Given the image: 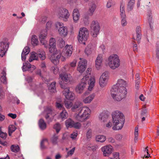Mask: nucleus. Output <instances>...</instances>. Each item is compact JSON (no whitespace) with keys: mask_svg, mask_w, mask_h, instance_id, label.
<instances>
[{"mask_svg":"<svg viewBox=\"0 0 159 159\" xmlns=\"http://www.w3.org/2000/svg\"><path fill=\"white\" fill-rule=\"evenodd\" d=\"M126 85L125 81L121 79L118 80L117 83L113 86L111 90V96L114 99L119 101L125 97L127 93Z\"/></svg>","mask_w":159,"mask_h":159,"instance_id":"1","label":"nucleus"},{"mask_svg":"<svg viewBox=\"0 0 159 159\" xmlns=\"http://www.w3.org/2000/svg\"><path fill=\"white\" fill-rule=\"evenodd\" d=\"M81 103L80 101H76L72 107L71 110L73 111L77 112L78 114L76 116V120L80 122L84 121L89 116L90 111L87 107H81Z\"/></svg>","mask_w":159,"mask_h":159,"instance_id":"2","label":"nucleus"},{"mask_svg":"<svg viewBox=\"0 0 159 159\" xmlns=\"http://www.w3.org/2000/svg\"><path fill=\"white\" fill-rule=\"evenodd\" d=\"M111 115L113 125L112 129L114 130L121 129L123 127L125 121L124 114L120 111L116 110L113 111Z\"/></svg>","mask_w":159,"mask_h":159,"instance_id":"3","label":"nucleus"},{"mask_svg":"<svg viewBox=\"0 0 159 159\" xmlns=\"http://www.w3.org/2000/svg\"><path fill=\"white\" fill-rule=\"evenodd\" d=\"M77 61L76 60H74L70 64H67L63 67L62 70L63 73L60 74V78L65 84H67L70 81V75L65 73L66 72L70 73L74 70V68L76 66Z\"/></svg>","mask_w":159,"mask_h":159,"instance_id":"4","label":"nucleus"},{"mask_svg":"<svg viewBox=\"0 0 159 159\" xmlns=\"http://www.w3.org/2000/svg\"><path fill=\"white\" fill-rule=\"evenodd\" d=\"M87 76H84L81 81V82L75 88L76 92L79 94L82 93L87 85L88 84L89 87L88 89L91 90L94 86L95 81L93 79L92 81L88 79H87Z\"/></svg>","mask_w":159,"mask_h":159,"instance_id":"5","label":"nucleus"},{"mask_svg":"<svg viewBox=\"0 0 159 159\" xmlns=\"http://www.w3.org/2000/svg\"><path fill=\"white\" fill-rule=\"evenodd\" d=\"M108 65L111 69H115L120 66V60L116 54H113L108 58Z\"/></svg>","mask_w":159,"mask_h":159,"instance_id":"6","label":"nucleus"},{"mask_svg":"<svg viewBox=\"0 0 159 159\" xmlns=\"http://www.w3.org/2000/svg\"><path fill=\"white\" fill-rule=\"evenodd\" d=\"M89 31L85 28L80 29L79 31V34L78 36V39L80 43L85 44V42L87 39Z\"/></svg>","mask_w":159,"mask_h":159,"instance_id":"7","label":"nucleus"},{"mask_svg":"<svg viewBox=\"0 0 159 159\" xmlns=\"http://www.w3.org/2000/svg\"><path fill=\"white\" fill-rule=\"evenodd\" d=\"M90 28L91 34L93 37H96L98 34L100 30L99 23L97 21L93 20L91 24Z\"/></svg>","mask_w":159,"mask_h":159,"instance_id":"8","label":"nucleus"},{"mask_svg":"<svg viewBox=\"0 0 159 159\" xmlns=\"http://www.w3.org/2000/svg\"><path fill=\"white\" fill-rule=\"evenodd\" d=\"M53 52V53L50 57L49 59L52 62L56 65L59 63L61 54L59 50H56Z\"/></svg>","mask_w":159,"mask_h":159,"instance_id":"9","label":"nucleus"},{"mask_svg":"<svg viewBox=\"0 0 159 159\" xmlns=\"http://www.w3.org/2000/svg\"><path fill=\"white\" fill-rule=\"evenodd\" d=\"M65 124L67 128L73 127L76 129H79L81 126L80 123L77 122L75 123L70 118H69L66 121Z\"/></svg>","mask_w":159,"mask_h":159,"instance_id":"10","label":"nucleus"},{"mask_svg":"<svg viewBox=\"0 0 159 159\" xmlns=\"http://www.w3.org/2000/svg\"><path fill=\"white\" fill-rule=\"evenodd\" d=\"M34 60H37L38 59L40 58L42 60H44L46 58L45 52L43 50H39L37 53L34 52L31 54L30 56Z\"/></svg>","mask_w":159,"mask_h":159,"instance_id":"11","label":"nucleus"},{"mask_svg":"<svg viewBox=\"0 0 159 159\" xmlns=\"http://www.w3.org/2000/svg\"><path fill=\"white\" fill-rule=\"evenodd\" d=\"M87 65V61L86 60L80 59L77 68V70L81 73H83L86 68Z\"/></svg>","mask_w":159,"mask_h":159,"instance_id":"12","label":"nucleus"},{"mask_svg":"<svg viewBox=\"0 0 159 159\" xmlns=\"http://www.w3.org/2000/svg\"><path fill=\"white\" fill-rule=\"evenodd\" d=\"M108 76V72L105 71L101 76L99 80V84L101 87H104L107 83V79Z\"/></svg>","mask_w":159,"mask_h":159,"instance_id":"13","label":"nucleus"},{"mask_svg":"<svg viewBox=\"0 0 159 159\" xmlns=\"http://www.w3.org/2000/svg\"><path fill=\"white\" fill-rule=\"evenodd\" d=\"M58 14L60 17L64 18L65 21L70 16V14L68 10L66 8H60Z\"/></svg>","mask_w":159,"mask_h":159,"instance_id":"14","label":"nucleus"},{"mask_svg":"<svg viewBox=\"0 0 159 159\" xmlns=\"http://www.w3.org/2000/svg\"><path fill=\"white\" fill-rule=\"evenodd\" d=\"M63 94L65 96L66 99L73 100L75 98V96L74 93L69 91V89L68 88L65 89L63 91Z\"/></svg>","mask_w":159,"mask_h":159,"instance_id":"15","label":"nucleus"},{"mask_svg":"<svg viewBox=\"0 0 159 159\" xmlns=\"http://www.w3.org/2000/svg\"><path fill=\"white\" fill-rule=\"evenodd\" d=\"M9 45L6 43L1 42H0V56L1 57L5 55Z\"/></svg>","mask_w":159,"mask_h":159,"instance_id":"16","label":"nucleus"},{"mask_svg":"<svg viewBox=\"0 0 159 159\" xmlns=\"http://www.w3.org/2000/svg\"><path fill=\"white\" fill-rule=\"evenodd\" d=\"M112 146L110 145L104 146L101 148L104 156H108L112 152Z\"/></svg>","mask_w":159,"mask_h":159,"instance_id":"17","label":"nucleus"},{"mask_svg":"<svg viewBox=\"0 0 159 159\" xmlns=\"http://www.w3.org/2000/svg\"><path fill=\"white\" fill-rule=\"evenodd\" d=\"M47 34L46 30L42 31L39 36V39L41 43L43 45L45 44L46 42L45 39Z\"/></svg>","mask_w":159,"mask_h":159,"instance_id":"18","label":"nucleus"},{"mask_svg":"<svg viewBox=\"0 0 159 159\" xmlns=\"http://www.w3.org/2000/svg\"><path fill=\"white\" fill-rule=\"evenodd\" d=\"M56 41L53 38H51L49 40V48L50 52L52 53L53 52L57 50L56 48Z\"/></svg>","mask_w":159,"mask_h":159,"instance_id":"19","label":"nucleus"},{"mask_svg":"<svg viewBox=\"0 0 159 159\" xmlns=\"http://www.w3.org/2000/svg\"><path fill=\"white\" fill-rule=\"evenodd\" d=\"M89 16H92L96 9V5L94 2H92L89 3Z\"/></svg>","mask_w":159,"mask_h":159,"instance_id":"20","label":"nucleus"},{"mask_svg":"<svg viewBox=\"0 0 159 159\" xmlns=\"http://www.w3.org/2000/svg\"><path fill=\"white\" fill-rule=\"evenodd\" d=\"M73 18L74 22L77 23L79 19L80 13L79 10L77 9H75L73 11Z\"/></svg>","mask_w":159,"mask_h":159,"instance_id":"21","label":"nucleus"},{"mask_svg":"<svg viewBox=\"0 0 159 159\" xmlns=\"http://www.w3.org/2000/svg\"><path fill=\"white\" fill-rule=\"evenodd\" d=\"M108 116L107 113L103 112L99 115V117L101 122H105L107 120Z\"/></svg>","mask_w":159,"mask_h":159,"instance_id":"22","label":"nucleus"},{"mask_svg":"<svg viewBox=\"0 0 159 159\" xmlns=\"http://www.w3.org/2000/svg\"><path fill=\"white\" fill-rule=\"evenodd\" d=\"M25 66V65H24L22 67V70L23 71L28 70L32 72L36 68L34 66L32 65L29 63L28 64L25 68H24Z\"/></svg>","mask_w":159,"mask_h":159,"instance_id":"23","label":"nucleus"},{"mask_svg":"<svg viewBox=\"0 0 159 159\" xmlns=\"http://www.w3.org/2000/svg\"><path fill=\"white\" fill-rule=\"evenodd\" d=\"M65 48V50L64 52L65 54V55L67 57L70 56L73 51L72 46L71 45H66Z\"/></svg>","mask_w":159,"mask_h":159,"instance_id":"24","label":"nucleus"},{"mask_svg":"<svg viewBox=\"0 0 159 159\" xmlns=\"http://www.w3.org/2000/svg\"><path fill=\"white\" fill-rule=\"evenodd\" d=\"M30 51V49L29 47L26 46L23 49L21 54V58L22 60L26 59L25 56L28 55Z\"/></svg>","mask_w":159,"mask_h":159,"instance_id":"25","label":"nucleus"},{"mask_svg":"<svg viewBox=\"0 0 159 159\" xmlns=\"http://www.w3.org/2000/svg\"><path fill=\"white\" fill-rule=\"evenodd\" d=\"M102 61V57L101 54H99L97 57L95 61L96 66L98 69L101 66Z\"/></svg>","mask_w":159,"mask_h":159,"instance_id":"26","label":"nucleus"},{"mask_svg":"<svg viewBox=\"0 0 159 159\" xmlns=\"http://www.w3.org/2000/svg\"><path fill=\"white\" fill-rule=\"evenodd\" d=\"M141 30L140 27L139 26H138L136 28V40L138 43H140V40L141 39Z\"/></svg>","mask_w":159,"mask_h":159,"instance_id":"27","label":"nucleus"},{"mask_svg":"<svg viewBox=\"0 0 159 159\" xmlns=\"http://www.w3.org/2000/svg\"><path fill=\"white\" fill-rule=\"evenodd\" d=\"M95 96L94 93L92 94L83 100V102L85 103H89L93 100Z\"/></svg>","mask_w":159,"mask_h":159,"instance_id":"28","label":"nucleus"},{"mask_svg":"<svg viewBox=\"0 0 159 159\" xmlns=\"http://www.w3.org/2000/svg\"><path fill=\"white\" fill-rule=\"evenodd\" d=\"M58 31L60 34L64 36L66 35L68 32L67 28L64 26L58 29Z\"/></svg>","mask_w":159,"mask_h":159,"instance_id":"29","label":"nucleus"},{"mask_svg":"<svg viewBox=\"0 0 159 159\" xmlns=\"http://www.w3.org/2000/svg\"><path fill=\"white\" fill-rule=\"evenodd\" d=\"M39 125L40 128L42 130H44L46 128V124L43 119L39 120Z\"/></svg>","mask_w":159,"mask_h":159,"instance_id":"30","label":"nucleus"},{"mask_svg":"<svg viewBox=\"0 0 159 159\" xmlns=\"http://www.w3.org/2000/svg\"><path fill=\"white\" fill-rule=\"evenodd\" d=\"M135 0H129L127 5V10L128 11H131L134 7Z\"/></svg>","mask_w":159,"mask_h":159,"instance_id":"31","label":"nucleus"},{"mask_svg":"<svg viewBox=\"0 0 159 159\" xmlns=\"http://www.w3.org/2000/svg\"><path fill=\"white\" fill-rule=\"evenodd\" d=\"M92 47V45L91 44H89L86 48L84 52L87 55H90L92 53L93 50Z\"/></svg>","mask_w":159,"mask_h":159,"instance_id":"32","label":"nucleus"},{"mask_svg":"<svg viewBox=\"0 0 159 159\" xmlns=\"http://www.w3.org/2000/svg\"><path fill=\"white\" fill-rule=\"evenodd\" d=\"M2 75L0 78L1 82L4 84H7V78L6 77V72L5 71L3 70L2 72Z\"/></svg>","mask_w":159,"mask_h":159,"instance_id":"33","label":"nucleus"},{"mask_svg":"<svg viewBox=\"0 0 159 159\" xmlns=\"http://www.w3.org/2000/svg\"><path fill=\"white\" fill-rule=\"evenodd\" d=\"M47 143L48 144V140L46 139H43L40 143V148L42 149H45L47 148V147L45 145V143Z\"/></svg>","mask_w":159,"mask_h":159,"instance_id":"34","label":"nucleus"},{"mask_svg":"<svg viewBox=\"0 0 159 159\" xmlns=\"http://www.w3.org/2000/svg\"><path fill=\"white\" fill-rule=\"evenodd\" d=\"M56 83L55 82H53L51 84L49 87V90L51 92L54 93L56 91Z\"/></svg>","mask_w":159,"mask_h":159,"instance_id":"35","label":"nucleus"},{"mask_svg":"<svg viewBox=\"0 0 159 159\" xmlns=\"http://www.w3.org/2000/svg\"><path fill=\"white\" fill-rule=\"evenodd\" d=\"M31 42L32 44L34 46L37 45L39 41L37 36L35 35H33L31 38Z\"/></svg>","mask_w":159,"mask_h":159,"instance_id":"36","label":"nucleus"},{"mask_svg":"<svg viewBox=\"0 0 159 159\" xmlns=\"http://www.w3.org/2000/svg\"><path fill=\"white\" fill-rule=\"evenodd\" d=\"M16 128L13 125H11L8 127V134L9 136H11L13 132L16 129Z\"/></svg>","mask_w":159,"mask_h":159,"instance_id":"37","label":"nucleus"},{"mask_svg":"<svg viewBox=\"0 0 159 159\" xmlns=\"http://www.w3.org/2000/svg\"><path fill=\"white\" fill-rule=\"evenodd\" d=\"M68 113L65 109L63 110L60 113V116L63 120L65 119L68 117Z\"/></svg>","mask_w":159,"mask_h":159,"instance_id":"38","label":"nucleus"},{"mask_svg":"<svg viewBox=\"0 0 159 159\" xmlns=\"http://www.w3.org/2000/svg\"><path fill=\"white\" fill-rule=\"evenodd\" d=\"M96 140L100 142H103L106 140V137L102 135H98L96 136Z\"/></svg>","mask_w":159,"mask_h":159,"instance_id":"39","label":"nucleus"},{"mask_svg":"<svg viewBox=\"0 0 159 159\" xmlns=\"http://www.w3.org/2000/svg\"><path fill=\"white\" fill-rule=\"evenodd\" d=\"M46 115L45 117L46 119H47L50 117V115H51L52 113V111L51 108L48 107L45 110Z\"/></svg>","mask_w":159,"mask_h":159,"instance_id":"40","label":"nucleus"},{"mask_svg":"<svg viewBox=\"0 0 159 159\" xmlns=\"http://www.w3.org/2000/svg\"><path fill=\"white\" fill-rule=\"evenodd\" d=\"M58 139V136L56 134H54L53 137L51 138V141L53 145H56L57 143V140Z\"/></svg>","mask_w":159,"mask_h":159,"instance_id":"41","label":"nucleus"},{"mask_svg":"<svg viewBox=\"0 0 159 159\" xmlns=\"http://www.w3.org/2000/svg\"><path fill=\"white\" fill-rule=\"evenodd\" d=\"M87 148L89 150L94 151L97 147V146H94L91 144H89L87 145Z\"/></svg>","mask_w":159,"mask_h":159,"instance_id":"42","label":"nucleus"},{"mask_svg":"<svg viewBox=\"0 0 159 159\" xmlns=\"http://www.w3.org/2000/svg\"><path fill=\"white\" fill-rule=\"evenodd\" d=\"M11 150L12 151L15 152H19V146L14 145H12L11 147Z\"/></svg>","mask_w":159,"mask_h":159,"instance_id":"43","label":"nucleus"},{"mask_svg":"<svg viewBox=\"0 0 159 159\" xmlns=\"http://www.w3.org/2000/svg\"><path fill=\"white\" fill-rule=\"evenodd\" d=\"M64 105L66 108L68 109L72 106V103L70 101H65L64 102Z\"/></svg>","mask_w":159,"mask_h":159,"instance_id":"44","label":"nucleus"},{"mask_svg":"<svg viewBox=\"0 0 159 159\" xmlns=\"http://www.w3.org/2000/svg\"><path fill=\"white\" fill-rule=\"evenodd\" d=\"M53 128L56 130L57 133H58L61 129V125L59 123H56L53 126Z\"/></svg>","mask_w":159,"mask_h":159,"instance_id":"45","label":"nucleus"},{"mask_svg":"<svg viewBox=\"0 0 159 159\" xmlns=\"http://www.w3.org/2000/svg\"><path fill=\"white\" fill-rule=\"evenodd\" d=\"M145 105H143V107L142 109L141 113V117L145 116V114L147 112V111L145 109Z\"/></svg>","mask_w":159,"mask_h":159,"instance_id":"46","label":"nucleus"},{"mask_svg":"<svg viewBox=\"0 0 159 159\" xmlns=\"http://www.w3.org/2000/svg\"><path fill=\"white\" fill-rule=\"evenodd\" d=\"M90 71L91 70H90V69L89 68H88L87 69L86 74L84 76H86V75H87V79H88V80L89 79L90 80H91V81H92V80L93 79H94V80H95L94 78L91 79V78H89V76L90 75V73H89V72H90Z\"/></svg>","mask_w":159,"mask_h":159,"instance_id":"47","label":"nucleus"},{"mask_svg":"<svg viewBox=\"0 0 159 159\" xmlns=\"http://www.w3.org/2000/svg\"><path fill=\"white\" fill-rule=\"evenodd\" d=\"M138 136V127H136L135 129L134 132V140L136 142V140H137Z\"/></svg>","mask_w":159,"mask_h":159,"instance_id":"48","label":"nucleus"},{"mask_svg":"<svg viewBox=\"0 0 159 159\" xmlns=\"http://www.w3.org/2000/svg\"><path fill=\"white\" fill-rule=\"evenodd\" d=\"M39 17H38L37 18V20L42 23H44L45 22L47 19V17L45 16H43L40 18L39 19Z\"/></svg>","mask_w":159,"mask_h":159,"instance_id":"49","label":"nucleus"},{"mask_svg":"<svg viewBox=\"0 0 159 159\" xmlns=\"http://www.w3.org/2000/svg\"><path fill=\"white\" fill-rule=\"evenodd\" d=\"M51 70L54 74H56L58 73L59 69L57 67V66L55 65L54 66L52 67L51 68Z\"/></svg>","mask_w":159,"mask_h":159,"instance_id":"50","label":"nucleus"},{"mask_svg":"<svg viewBox=\"0 0 159 159\" xmlns=\"http://www.w3.org/2000/svg\"><path fill=\"white\" fill-rule=\"evenodd\" d=\"M92 130L89 129L86 133V138L88 139H90L92 137Z\"/></svg>","mask_w":159,"mask_h":159,"instance_id":"51","label":"nucleus"},{"mask_svg":"<svg viewBox=\"0 0 159 159\" xmlns=\"http://www.w3.org/2000/svg\"><path fill=\"white\" fill-rule=\"evenodd\" d=\"M55 25L56 28L58 30L61 28L62 27H64L62 23L58 22H57L56 23Z\"/></svg>","mask_w":159,"mask_h":159,"instance_id":"52","label":"nucleus"},{"mask_svg":"<svg viewBox=\"0 0 159 159\" xmlns=\"http://www.w3.org/2000/svg\"><path fill=\"white\" fill-rule=\"evenodd\" d=\"M75 149V148L74 147L71 150L67 152V154L66 155V157H67L70 156H71L74 153Z\"/></svg>","mask_w":159,"mask_h":159,"instance_id":"53","label":"nucleus"},{"mask_svg":"<svg viewBox=\"0 0 159 159\" xmlns=\"http://www.w3.org/2000/svg\"><path fill=\"white\" fill-rule=\"evenodd\" d=\"M156 51V59L159 60V46H157Z\"/></svg>","mask_w":159,"mask_h":159,"instance_id":"54","label":"nucleus"},{"mask_svg":"<svg viewBox=\"0 0 159 159\" xmlns=\"http://www.w3.org/2000/svg\"><path fill=\"white\" fill-rule=\"evenodd\" d=\"M56 107L57 108L60 109V110H62L65 109L63 107V105L59 102H57Z\"/></svg>","mask_w":159,"mask_h":159,"instance_id":"55","label":"nucleus"},{"mask_svg":"<svg viewBox=\"0 0 159 159\" xmlns=\"http://www.w3.org/2000/svg\"><path fill=\"white\" fill-rule=\"evenodd\" d=\"M7 136V134L6 133L3 132H1L0 133V137L2 138L3 139H5Z\"/></svg>","mask_w":159,"mask_h":159,"instance_id":"56","label":"nucleus"},{"mask_svg":"<svg viewBox=\"0 0 159 159\" xmlns=\"http://www.w3.org/2000/svg\"><path fill=\"white\" fill-rule=\"evenodd\" d=\"M113 2L112 0H109L107 4V7L109 8L113 5Z\"/></svg>","mask_w":159,"mask_h":159,"instance_id":"57","label":"nucleus"},{"mask_svg":"<svg viewBox=\"0 0 159 159\" xmlns=\"http://www.w3.org/2000/svg\"><path fill=\"white\" fill-rule=\"evenodd\" d=\"M121 25L123 26H125L127 24V22L125 19V18H121Z\"/></svg>","mask_w":159,"mask_h":159,"instance_id":"58","label":"nucleus"},{"mask_svg":"<svg viewBox=\"0 0 159 159\" xmlns=\"http://www.w3.org/2000/svg\"><path fill=\"white\" fill-rule=\"evenodd\" d=\"M4 94L3 90L2 87H0V99H2L4 97Z\"/></svg>","mask_w":159,"mask_h":159,"instance_id":"59","label":"nucleus"},{"mask_svg":"<svg viewBox=\"0 0 159 159\" xmlns=\"http://www.w3.org/2000/svg\"><path fill=\"white\" fill-rule=\"evenodd\" d=\"M77 135L78 134L77 132H73L72 134H71L70 136V138H72L73 139H74L77 137Z\"/></svg>","mask_w":159,"mask_h":159,"instance_id":"60","label":"nucleus"},{"mask_svg":"<svg viewBox=\"0 0 159 159\" xmlns=\"http://www.w3.org/2000/svg\"><path fill=\"white\" fill-rule=\"evenodd\" d=\"M0 143L5 147H7V142L1 139H0Z\"/></svg>","mask_w":159,"mask_h":159,"instance_id":"61","label":"nucleus"},{"mask_svg":"<svg viewBox=\"0 0 159 159\" xmlns=\"http://www.w3.org/2000/svg\"><path fill=\"white\" fill-rule=\"evenodd\" d=\"M122 137V135L120 134H117L115 136V138L118 140H120Z\"/></svg>","mask_w":159,"mask_h":159,"instance_id":"62","label":"nucleus"},{"mask_svg":"<svg viewBox=\"0 0 159 159\" xmlns=\"http://www.w3.org/2000/svg\"><path fill=\"white\" fill-rule=\"evenodd\" d=\"M114 159H119V154L118 152H115L113 154Z\"/></svg>","mask_w":159,"mask_h":159,"instance_id":"63","label":"nucleus"},{"mask_svg":"<svg viewBox=\"0 0 159 159\" xmlns=\"http://www.w3.org/2000/svg\"><path fill=\"white\" fill-rule=\"evenodd\" d=\"M8 116L13 119H15L17 116L16 114H13L12 113H9L8 114Z\"/></svg>","mask_w":159,"mask_h":159,"instance_id":"64","label":"nucleus"}]
</instances>
